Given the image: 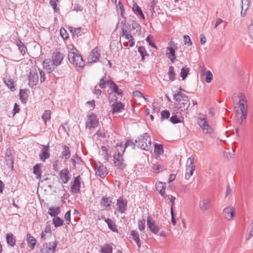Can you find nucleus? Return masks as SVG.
Masks as SVG:
<instances>
[{"label":"nucleus","mask_w":253,"mask_h":253,"mask_svg":"<svg viewBox=\"0 0 253 253\" xmlns=\"http://www.w3.org/2000/svg\"><path fill=\"white\" fill-rule=\"evenodd\" d=\"M136 146L142 150L148 151L151 148V139L148 133H144L135 139Z\"/></svg>","instance_id":"nucleus-1"},{"label":"nucleus","mask_w":253,"mask_h":253,"mask_svg":"<svg viewBox=\"0 0 253 253\" xmlns=\"http://www.w3.org/2000/svg\"><path fill=\"white\" fill-rule=\"evenodd\" d=\"M68 60L70 63L79 68H83L84 66V62L82 56L79 53L74 51L69 52Z\"/></svg>","instance_id":"nucleus-2"},{"label":"nucleus","mask_w":253,"mask_h":253,"mask_svg":"<svg viewBox=\"0 0 253 253\" xmlns=\"http://www.w3.org/2000/svg\"><path fill=\"white\" fill-rule=\"evenodd\" d=\"M174 99L177 102H181L180 108L181 111L187 110L190 106V101L188 97L183 93L178 92L174 95Z\"/></svg>","instance_id":"nucleus-3"},{"label":"nucleus","mask_w":253,"mask_h":253,"mask_svg":"<svg viewBox=\"0 0 253 253\" xmlns=\"http://www.w3.org/2000/svg\"><path fill=\"white\" fill-rule=\"evenodd\" d=\"M199 116L198 124L202 128L204 133L207 134L211 133L212 129L208 124L206 115L200 114Z\"/></svg>","instance_id":"nucleus-4"},{"label":"nucleus","mask_w":253,"mask_h":253,"mask_svg":"<svg viewBox=\"0 0 253 253\" xmlns=\"http://www.w3.org/2000/svg\"><path fill=\"white\" fill-rule=\"evenodd\" d=\"M98 121L97 119L96 115L91 113L87 116V120L86 121V127L90 130L92 128L97 126Z\"/></svg>","instance_id":"nucleus-5"},{"label":"nucleus","mask_w":253,"mask_h":253,"mask_svg":"<svg viewBox=\"0 0 253 253\" xmlns=\"http://www.w3.org/2000/svg\"><path fill=\"white\" fill-rule=\"evenodd\" d=\"M177 49L176 44L171 41L169 43V46L167 48L166 55L172 62H174L176 58L175 51Z\"/></svg>","instance_id":"nucleus-6"},{"label":"nucleus","mask_w":253,"mask_h":253,"mask_svg":"<svg viewBox=\"0 0 253 253\" xmlns=\"http://www.w3.org/2000/svg\"><path fill=\"white\" fill-rule=\"evenodd\" d=\"M194 158L192 156L188 158L187 160L185 173V178L187 179H188L193 175V171L195 170V167L194 165Z\"/></svg>","instance_id":"nucleus-7"},{"label":"nucleus","mask_w":253,"mask_h":253,"mask_svg":"<svg viewBox=\"0 0 253 253\" xmlns=\"http://www.w3.org/2000/svg\"><path fill=\"white\" fill-rule=\"evenodd\" d=\"M114 164L118 169H124L126 167V164L124 162L123 157L120 153L115 154L113 156Z\"/></svg>","instance_id":"nucleus-8"},{"label":"nucleus","mask_w":253,"mask_h":253,"mask_svg":"<svg viewBox=\"0 0 253 253\" xmlns=\"http://www.w3.org/2000/svg\"><path fill=\"white\" fill-rule=\"evenodd\" d=\"M64 58V55L63 53L58 50H54L51 56V60L53 63V65L56 66L60 65Z\"/></svg>","instance_id":"nucleus-9"},{"label":"nucleus","mask_w":253,"mask_h":253,"mask_svg":"<svg viewBox=\"0 0 253 253\" xmlns=\"http://www.w3.org/2000/svg\"><path fill=\"white\" fill-rule=\"evenodd\" d=\"M56 241L44 243L41 249L42 253H54L57 247Z\"/></svg>","instance_id":"nucleus-10"},{"label":"nucleus","mask_w":253,"mask_h":253,"mask_svg":"<svg viewBox=\"0 0 253 253\" xmlns=\"http://www.w3.org/2000/svg\"><path fill=\"white\" fill-rule=\"evenodd\" d=\"M95 173L101 178H104L108 173V170L102 163H98L95 165Z\"/></svg>","instance_id":"nucleus-11"},{"label":"nucleus","mask_w":253,"mask_h":253,"mask_svg":"<svg viewBox=\"0 0 253 253\" xmlns=\"http://www.w3.org/2000/svg\"><path fill=\"white\" fill-rule=\"evenodd\" d=\"M81 177L78 175L75 178L74 180L71 183V191L74 193H79L81 188Z\"/></svg>","instance_id":"nucleus-12"},{"label":"nucleus","mask_w":253,"mask_h":253,"mask_svg":"<svg viewBox=\"0 0 253 253\" xmlns=\"http://www.w3.org/2000/svg\"><path fill=\"white\" fill-rule=\"evenodd\" d=\"M110 106L112 110V113L115 114L116 113L122 112L124 109V105L121 102H118L117 100L115 101H110Z\"/></svg>","instance_id":"nucleus-13"},{"label":"nucleus","mask_w":253,"mask_h":253,"mask_svg":"<svg viewBox=\"0 0 253 253\" xmlns=\"http://www.w3.org/2000/svg\"><path fill=\"white\" fill-rule=\"evenodd\" d=\"M147 223L148 228L152 232L155 234L159 232L160 229L158 226L156 224L155 221L152 217L150 216L147 217Z\"/></svg>","instance_id":"nucleus-14"},{"label":"nucleus","mask_w":253,"mask_h":253,"mask_svg":"<svg viewBox=\"0 0 253 253\" xmlns=\"http://www.w3.org/2000/svg\"><path fill=\"white\" fill-rule=\"evenodd\" d=\"M50 156L49 153V144L47 145H42V148L41 152L39 154V157L41 160L42 162H45V161L48 159Z\"/></svg>","instance_id":"nucleus-15"},{"label":"nucleus","mask_w":253,"mask_h":253,"mask_svg":"<svg viewBox=\"0 0 253 253\" xmlns=\"http://www.w3.org/2000/svg\"><path fill=\"white\" fill-rule=\"evenodd\" d=\"M246 100L244 99L240 98V100L236 104V106L235 107L236 113L240 112V113H247V106L244 104L246 102Z\"/></svg>","instance_id":"nucleus-16"},{"label":"nucleus","mask_w":253,"mask_h":253,"mask_svg":"<svg viewBox=\"0 0 253 253\" xmlns=\"http://www.w3.org/2000/svg\"><path fill=\"white\" fill-rule=\"evenodd\" d=\"M117 206H118V211L120 213H124L126 209L127 201L123 199L122 197H120L117 202Z\"/></svg>","instance_id":"nucleus-17"},{"label":"nucleus","mask_w":253,"mask_h":253,"mask_svg":"<svg viewBox=\"0 0 253 253\" xmlns=\"http://www.w3.org/2000/svg\"><path fill=\"white\" fill-rule=\"evenodd\" d=\"M29 78V85L33 87L34 86L37 85L39 81L38 74L36 72L33 71L30 72L28 76Z\"/></svg>","instance_id":"nucleus-18"},{"label":"nucleus","mask_w":253,"mask_h":253,"mask_svg":"<svg viewBox=\"0 0 253 253\" xmlns=\"http://www.w3.org/2000/svg\"><path fill=\"white\" fill-rule=\"evenodd\" d=\"M100 56V54L98 52L97 47L93 49L90 52L87 57L88 62L91 63H94L97 61Z\"/></svg>","instance_id":"nucleus-19"},{"label":"nucleus","mask_w":253,"mask_h":253,"mask_svg":"<svg viewBox=\"0 0 253 253\" xmlns=\"http://www.w3.org/2000/svg\"><path fill=\"white\" fill-rule=\"evenodd\" d=\"M70 172L67 168L62 169L59 172L60 178L64 184L67 183L70 179Z\"/></svg>","instance_id":"nucleus-20"},{"label":"nucleus","mask_w":253,"mask_h":253,"mask_svg":"<svg viewBox=\"0 0 253 253\" xmlns=\"http://www.w3.org/2000/svg\"><path fill=\"white\" fill-rule=\"evenodd\" d=\"M223 213L226 219L231 220L234 216V209L232 207H228L223 210Z\"/></svg>","instance_id":"nucleus-21"},{"label":"nucleus","mask_w":253,"mask_h":253,"mask_svg":"<svg viewBox=\"0 0 253 253\" xmlns=\"http://www.w3.org/2000/svg\"><path fill=\"white\" fill-rule=\"evenodd\" d=\"M211 200L209 199H205L199 202V207L202 212L206 211L210 207Z\"/></svg>","instance_id":"nucleus-22"},{"label":"nucleus","mask_w":253,"mask_h":253,"mask_svg":"<svg viewBox=\"0 0 253 253\" xmlns=\"http://www.w3.org/2000/svg\"><path fill=\"white\" fill-rule=\"evenodd\" d=\"M112 200L110 197H103L101 199L100 204L106 210L109 211L111 207Z\"/></svg>","instance_id":"nucleus-23"},{"label":"nucleus","mask_w":253,"mask_h":253,"mask_svg":"<svg viewBox=\"0 0 253 253\" xmlns=\"http://www.w3.org/2000/svg\"><path fill=\"white\" fill-rule=\"evenodd\" d=\"M108 86L110 89L118 95L122 96L123 94V91L119 88L118 86L113 81L110 82Z\"/></svg>","instance_id":"nucleus-24"},{"label":"nucleus","mask_w":253,"mask_h":253,"mask_svg":"<svg viewBox=\"0 0 253 253\" xmlns=\"http://www.w3.org/2000/svg\"><path fill=\"white\" fill-rule=\"evenodd\" d=\"M62 148L63 151L60 158L61 159H65V160H68L71 156V152L69 147L66 145H63L62 146Z\"/></svg>","instance_id":"nucleus-25"},{"label":"nucleus","mask_w":253,"mask_h":253,"mask_svg":"<svg viewBox=\"0 0 253 253\" xmlns=\"http://www.w3.org/2000/svg\"><path fill=\"white\" fill-rule=\"evenodd\" d=\"M242 1V10L241 11V15L242 16H244L246 15L247 9H248L251 0H241Z\"/></svg>","instance_id":"nucleus-26"},{"label":"nucleus","mask_w":253,"mask_h":253,"mask_svg":"<svg viewBox=\"0 0 253 253\" xmlns=\"http://www.w3.org/2000/svg\"><path fill=\"white\" fill-rule=\"evenodd\" d=\"M60 212L59 207H51L48 208V213L51 216L56 217Z\"/></svg>","instance_id":"nucleus-27"},{"label":"nucleus","mask_w":253,"mask_h":253,"mask_svg":"<svg viewBox=\"0 0 253 253\" xmlns=\"http://www.w3.org/2000/svg\"><path fill=\"white\" fill-rule=\"evenodd\" d=\"M6 239L7 243L11 247H14L15 245V237L12 233H7L6 235Z\"/></svg>","instance_id":"nucleus-28"},{"label":"nucleus","mask_w":253,"mask_h":253,"mask_svg":"<svg viewBox=\"0 0 253 253\" xmlns=\"http://www.w3.org/2000/svg\"><path fill=\"white\" fill-rule=\"evenodd\" d=\"M27 241L28 244V246L32 250H33L35 248L37 241L36 239L34 237L32 236L29 233L27 234Z\"/></svg>","instance_id":"nucleus-29"},{"label":"nucleus","mask_w":253,"mask_h":253,"mask_svg":"<svg viewBox=\"0 0 253 253\" xmlns=\"http://www.w3.org/2000/svg\"><path fill=\"white\" fill-rule=\"evenodd\" d=\"M105 222L107 224L108 228L113 232H118L117 227L115 222L111 219H105Z\"/></svg>","instance_id":"nucleus-30"},{"label":"nucleus","mask_w":253,"mask_h":253,"mask_svg":"<svg viewBox=\"0 0 253 253\" xmlns=\"http://www.w3.org/2000/svg\"><path fill=\"white\" fill-rule=\"evenodd\" d=\"M130 29H127V28H123V31H122V37L128 41L133 39V37L130 33Z\"/></svg>","instance_id":"nucleus-31"},{"label":"nucleus","mask_w":253,"mask_h":253,"mask_svg":"<svg viewBox=\"0 0 253 253\" xmlns=\"http://www.w3.org/2000/svg\"><path fill=\"white\" fill-rule=\"evenodd\" d=\"M81 159L77 155H74L72 158L70 160V162L72 163V169H74L76 168V165H80L81 163Z\"/></svg>","instance_id":"nucleus-32"},{"label":"nucleus","mask_w":253,"mask_h":253,"mask_svg":"<svg viewBox=\"0 0 253 253\" xmlns=\"http://www.w3.org/2000/svg\"><path fill=\"white\" fill-rule=\"evenodd\" d=\"M16 44L18 46L19 50L23 55H24L27 51V48L24 43L20 40H18L16 41Z\"/></svg>","instance_id":"nucleus-33"},{"label":"nucleus","mask_w":253,"mask_h":253,"mask_svg":"<svg viewBox=\"0 0 253 253\" xmlns=\"http://www.w3.org/2000/svg\"><path fill=\"white\" fill-rule=\"evenodd\" d=\"M165 183L161 182L156 184V188L157 190L159 191V193L162 196H164L165 194Z\"/></svg>","instance_id":"nucleus-34"},{"label":"nucleus","mask_w":253,"mask_h":253,"mask_svg":"<svg viewBox=\"0 0 253 253\" xmlns=\"http://www.w3.org/2000/svg\"><path fill=\"white\" fill-rule=\"evenodd\" d=\"M132 239L136 242L137 246L140 247L141 244L140 243L139 235L138 233L135 231H132L130 233Z\"/></svg>","instance_id":"nucleus-35"},{"label":"nucleus","mask_w":253,"mask_h":253,"mask_svg":"<svg viewBox=\"0 0 253 253\" xmlns=\"http://www.w3.org/2000/svg\"><path fill=\"white\" fill-rule=\"evenodd\" d=\"M113 247L112 246L108 244H106L102 246L101 248V253H112Z\"/></svg>","instance_id":"nucleus-36"},{"label":"nucleus","mask_w":253,"mask_h":253,"mask_svg":"<svg viewBox=\"0 0 253 253\" xmlns=\"http://www.w3.org/2000/svg\"><path fill=\"white\" fill-rule=\"evenodd\" d=\"M51 234V230L49 226H46L44 230L42 231L41 236V238L43 240H45L46 238Z\"/></svg>","instance_id":"nucleus-37"},{"label":"nucleus","mask_w":253,"mask_h":253,"mask_svg":"<svg viewBox=\"0 0 253 253\" xmlns=\"http://www.w3.org/2000/svg\"><path fill=\"white\" fill-rule=\"evenodd\" d=\"M42 165L41 164H36L33 168L34 173L37 175V178H40L41 176L42 170L41 167Z\"/></svg>","instance_id":"nucleus-38"},{"label":"nucleus","mask_w":253,"mask_h":253,"mask_svg":"<svg viewBox=\"0 0 253 253\" xmlns=\"http://www.w3.org/2000/svg\"><path fill=\"white\" fill-rule=\"evenodd\" d=\"M247 113H240V112L236 114L237 123L241 125L243 124V122L244 120L247 118Z\"/></svg>","instance_id":"nucleus-39"},{"label":"nucleus","mask_w":253,"mask_h":253,"mask_svg":"<svg viewBox=\"0 0 253 253\" xmlns=\"http://www.w3.org/2000/svg\"><path fill=\"white\" fill-rule=\"evenodd\" d=\"M132 9L134 13L138 14L142 19H145L142 11L136 3H134L133 4Z\"/></svg>","instance_id":"nucleus-40"},{"label":"nucleus","mask_w":253,"mask_h":253,"mask_svg":"<svg viewBox=\"0 0 253 253\" xmlns=\"http://www.w3.org/2000/svg\"><path fill=\"white\" fill-rule=\"evenodd\" d=\"M52 222L55 227H58L63 225L64 220L59 216H56L52 219Z\"/></svg>","instance_id":"nucleus-41"},{"label":"nucleus","mask_w":253,"mask_h":253,"mask_svg":"<svg viewBox=\"0 0 253 253\" xmlns=\"http://www.w3.org/2000/svg\"><path fill=\"white\" fill-rule=\"evenodd\" d=\"M138 51L140 54L141 56L142 61H144L145 56H149V54L147 53V51L145 48V47L143 46H140L138 48Z\"/></svg>","instance_id":"nucleus-42"},{"label":"nucleus","mask_w":253,"mask_h":253,"mask_svg":"<svg viewBox=\"0 0 253 253\" xmlns=\"http://www.w3.org/2000/svg\"><path fill=\"white\" fill-rule=\"evenodd\" d=\"M111 81H112L111 80L107 81L105 79V77H103L100 80L99 86L101 88H105L106 86H108V84Z\"/></svg>","instance_id":"nucleus-43"},{"label":"nucleus","mask_w":253,"mask_h":253,"mask_svg":"<svg viewBox=\"0 0 253 253\" xmlns=\"http://www.w3.org/2000/svg\"><path fill=\"white\" fill-rule=\"evenodd\" d=\"M180 115V113H176V114H173L170 118V121L173 124H177L180 122V120L178 118Z\"/></svg>","instance_id":"nucleus-44"},{"label":"nucleus","mask_w":253,"mask_h":253,"mask_svg":"<svg viewBox=\"0 0 253 253\" xmlns=\"http://www.w3.org/2000/svg\"><path fill=\"white\" fill-rule=\"evenodd\" d=\"M154 152L159 155L163 154L164 153L163 145L156 143L155 144Z\"/></svg>","instance_id":"nucleus-45"},{"label":"nucleus","mask_w":253,"mask_h":253,"mask_svg":"<svg viewBox=\"0 0 253 253\" xmlns=\"http://www.w3.org/2000/svg\"><path fill=\"white\" fill-rule=\"evenodd\" d=\"M169 79L171 81H174L175 80V72L173 66H171L169 67V70L168 73Z\"/></svg>","instance_id":"nucleus-46"},{"label":"nucleus","mask_w":253,"mask_h":253,"mask_svg":"<svg viewBox=\"0 0 253 253\" xmlns=\"http://www.w3.org/2000/svg\"><path fill=\"white\" fill-rule=\"evenodd\" d=\"M49 61L47 60H44L43 62V68L46 69L49 73L52 72L54 69V66L49 67Z\"/></svg>","instance_id":"nucleus-47"},{"label":"nucleus","mask_w":253,"mask_h":253,"mask_svg":"<svg viewBox=\"0 0 253 253\" xmlns=\"http://www.w3.org/2000/svg\"><path fill=\"white\" fill-rule=\"evenodd\" d=\"M42 119L45 123L47 121L50 119V111L45 110L42 115Z\"/></svg>","instance_id":"nucleus-48"},{"label":"nucleus","mask_w":253,"mask_h":253,"mask_svg":"<svg viewBox=\"0 0 253 253\" xmlns=\"http://www.w3.org/2000/svg\"><path fill=\"white\" fill-rule=\"evenodd\" d=\"M189 72V69L188 68H182L180 72V76L182 78V80H184L187 76Z\"/></svg>","instance_id":"nucleus-49"},{"label":"nucleus","mask_w":253,"mask_h":253,"mask_svg":"<svg viewBox=\"0 0 253 253\" xmlns=\"http://www.w3.org/2000/svg\"><path fill=\"white\" fill-rule=\"evenodd\" d=\"M5 161L6 162V165L9 166L12 169L13 168V160L12 156L5 157Z\"/></svg>","instance_id":"nucleus-50"},{"label":"nucleus","mask_w":253,"mask_h":253,"mask_svg":"<svg viewBox=\"0 0 253 253\" xmlns=\"http://www.w3.org/2000/svg\"><path fill=\"white\" fill-rule=\"evenodd\" d=\"M161 119L163 120L168 119L169 117L170 113L169 111L165 110L161 112Z\"/></svg>","instance_id":"nucleus-51"},{"label":"nucleus","mask_w":253,"mask_h":253,"mask_svg":"<svg viewBox=\"0 0 253 253\" xmlns=\"http://www.w3.org/2000/svg\"><path fill=\"white\" fill-rule=\"evenodd\" d=\"M206 81L208 83H210L212 80L213 76L211 72L210 71H208L206 74Z\"/></svg>","instance_id":"nucleus-52"},{"label":"nucleus","mask_w":253,"mask_h":253,"mask_svg":"<svg viewBox=\"0 0 253 253\" xmlns=\"http://www.w3.org/2000/svg\"><path fill=\"white\" fill-rule=\"evenodd\" d=\"M138 228L140 230V231H143L145 228V220L142 219L139 220L138 221Z\"/></svg>","instance_id":"nucleus-53"},{"label":"nucleus","mask_w":253,"mask_h":253,"mask_svg":"<svg viewBox=\"0 0 253 253\" xmlns=\"http://www.w3.org/2000/svg\"><path fill=\"white\" fill-rule=\"evenodd\" d=\"M57 2H58V0H50L49 3L55 12H57L59 10V8L57 7Z\"/></svg>","instance_id":"nucleus-54"},{"label":"nucleus","mask_w":253,"mask_h":253,"mask_svg":"<svg viewBox=\"0 0 253 253\" xmlns=\"http://www.w3.org/2000/svg\"><path fill=\"white\" fill-rule=\"evenodd\" d=\"M61 36L64 39H67L68 38V34L64 28H61L60 31Z\"/></svg>","instance_id":"nucleus-55"},{"label":"nucleus","mask_w":253,"mask_h":253,"mask_svg":"<svg viewBox=\"0 0 253 253\" xmlns=\"http://www.w3.org/2000/svg\"><path fill=\"white\" fill-rule=\"evenodd\" d=\"M64 218L66 220V223L68 225H69L71 222V211H69L65 213Z\"/></svg>","instance_id":"nucleus-56"},{"label":"nucleus","mask_w":253,"mask_h":253,"mask_svg":"<svg viewBox=\"0 0 253 253\" xmlns=\"http://www.w3.org/2000/svg\"><path fill=\"white\" fill-rule=\"evenodd\" d=\"M248 32L249 37L253 40V24H250L248 26Z\"/></svg>","instance_id":"nucleus-57"},{"label":"nucleus","mask_w":253,"mask_h":253,"mask_svg":"<svg viewBox=\"0 0 253 253\" xmlns=\"http://www.w3.org/2000/svg\"><path fill=\"white\" fill-rule=\"evenodd\" d=\"M73 10L79 11H82L83 8L79 3H74L72 4Z\"/></svg>","instance_id":"nucleus-58"},{"label":"nucleus","mask_w":253,"mask_h":253,"mask_svg":"<svg viewBox=\"0 0 253 253\" xmlns=\"http://www.w3.org/2000/svg\"><path fill=\"white\" fill-rule=\"evenodd\" d=\"M126 148L122 146H119L117 147V150L115 154H119L120 153L121 155L123 156L125 151Z\"/></svg>","instance_id":"nucleus-59"},{"label":"nucleus","mask_w":253,"mask_h":253,"mask_svg":"<svg viewBox=\"0 0 253 253\" xmlns=\"http://www.w3.org/2000/svg\"><path fill=\"white\" fill-rule=\"evenodd\" d=\"M125 146V148L129 146H132L133 147V149H134L136 145L131 139H129L126 142Z\"/></svg>","instance_id":"nucleus-60"},{"label":"nucleus","mask_w":253,"mask_h":253,"mask_svg":"<svg viewBox=\"0 0 253 253\" xmlns=\"http://www.w3.org/2000/svg\"><path fill=\"white\" fill-rule=\"evenodd\" d=\"M133 95L134 96L138 97H143L144 99L147 101V99L146 98L143 94L139 91L136 90L133 92Z\"/></svg>","instance_id":"nucleus-61"},{"label":"nucleus","mask_w":253,"mask_h":253,"mask_svg":"<svg viewBox=\"0 0 253 253\" xmlns=\"http://www.w3.org/2000/svg\"><path fill=\"white\" fill-rule=\"evenodd\" d=\"M96 134L101 137L105 138L106 137L105 132L104 129H99L96 132Z\"/></svg>","instance_id":"nucleus-62"},{"label":"nucleus","mask_w":253,"mask_h":253,"mask_svg":"<svg viewBox=\"0 0 253 253\" xmlns=\"http://www.w3.org/2000/svg\"><path fill=\"white\" fill-rule=\"evenodd\" d=\"M81 35V28H75L73 31V36L79 37Z\"/></svg>","instance_id":"nucleus-63"},{"label":"nucleus","mask_w":253,"mask_h":253,"mask_svg":"<svg viewBox=\"0 0 253 253\" xmlns=\"http://www.w3.org/2000/svg\"><path fill=\"white\" fill-rule=\"evenodd\" d=\"M152 39H153L152 36L150 35L147 37L146 41H147V42L149 43V44L151 46L155 47L156 46H155L154 43L152 42Z\"/></svg>","instance_id":"nucleus-64"}]
</instances>
